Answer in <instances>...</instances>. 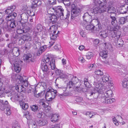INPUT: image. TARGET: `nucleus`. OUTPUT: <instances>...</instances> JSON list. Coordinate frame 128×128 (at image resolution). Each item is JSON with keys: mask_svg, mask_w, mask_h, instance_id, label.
Listing matches in <instances>:
<instances>
[{"mask_svg": "<svg viewBox=\"0 0 128 128\" xmlns=\"http://www.w3.org/2000/svg\"><path fill=\"white\" fill-rule=\"evenodd\" d=\"M108 30H102L99 33L100 37L102 38H105L108 36Z\"/></svg>", "mask_w": 128, "mask_h": 128, "instance_id": "20", "label": "nucleus"}, {"mask_svg": "<svg viewBox=\"0 0 128 128\" xmlns=\"http://www.w3.org/2000/svg\"><path fill=\"white\" fill-rule=\"evenodd\" d=\"M23 61L22 60H16L13 64L14 70L16 73H18L21 70L22 63Z\"/></svg>", "mask_w": 128, "mask_h": 128, "instance_id": "10", "label": "nucleus"}, {"mask_svg": "<svg viewBox=\"0 0 128 128\" xmlns=\"http://www.w3.org/2000/svg\"><path fill=\"white\" fill-rule=\"evenodd\" d=\"M22 84L23 85V86H24L26 87L28 86L29 83L28 82L27 80H24L21 82Z\"/></svg>", "mask_w": 128, "mask_h": 128, "instance_id": "50", "label": "nucleus"}, {"mask_svg": "<svg viewBox=\"0 0 128 128\" xmlns=\"http://www.w3.org/2000/svg\"><path fill=\"white\" fill-rule=\"evenodd\" d=\"M36 28L38 32H41L42 28L41 25L40 24H38Z\"/></svg>", "mask_w": 128, "mask_h": 128, "instance_id": "57", "label": "nucleus"}, {"mask_svg": "<svg viewBox=\"0 0 128 128\" xmlns=\"http://www.w3.org/2000/svg\"><path fill=\"white\" fill-rule=\"evenodd\" d=\"M17 78L18 80H19V81H20V83L24 80H23V78L22 76L20 75L18 76L17 77Z\"/></svg>", "mask_w": 128, "mask_h": 128, "instance_id": "63", "label": "nucleus"}, {"mask_svg": "<svg viewBox=\"0 0 128 128\" xmlns=\"http://www.w3.org/2000/svg\"><path fill=\"white\" fill-rule=\"evenodd\" d=\"M108 32L109 31L111 33V32H112V31H116L118 29L117 28H116L113 27H112V26H110V28H108Z\"/></svg>", "mask_w": 128, "mask_h": 128, "instance_id": "51", "label": "nucleus"}, {"mask_svg": "<svg viewBox=\"0 0 128 128\" xmlns=\"http://www.w3.org/2000/svg\"><path fill=\"white\" fill-rule=\"evenodd\" d=\"M108 12L109 13L114 14L116 12V9L113 6L110 7L108 10Z\"/></svg>", "mask_w": 128, "mask_h": 128, "instance_id": "35", "label": "nucleus"}, {"mask_svg": "<svg viewBox=\"0 0 128 128\" xmlns=\"http://www.w3.org/2000/svg\"><path fill=\"white\" fill-rule=\"evenodd\" d=\"M25 40L24 38H20L19 40L18 43L19 44L22 45L24 43Z\"/></svg>", "mask_w": 128, "mask_h": 128, "instance_id": "56", "label": "nucleus"}, {"mask_svg": "<svg viewBox=\"0 0 128 128\" xmlns=\"http://www.w3.org/2000/svg\"><path fill=\"white\" fill-rule=\"evenodd\" d=\"M22 27H23L24 33L28 32V34L32 32V25L30 23H26L25 24L21 25Z\"/></svg>", "mask_w": 128, "mask_h": 128, "instance_id": "15", "label": "nucleus"}, {"mask_svg": "<svg viewBox=\"0 0 128 128\" xmlns=\"http://www.w3.org/2000/svg\"><path fill=\"white\" fill-rule=\"evenodd\" d=\"M110 20L111 21V24L114 26L116 27V25H117V22L116 18L114 16H112L111 15L110 16Z\"/></svg>", "mask_w": 128, "mask_h": 128, "instance_id": "24", "label": "nucleus"}, {"mask_svg": "<svg viewBox=\"0 0 128 128\" xmlns=\"http://www.w3.org/2000/svg\"><path fill=\"white\" fill-rule=\"evenodd\" d=\"M52 96V94L51 91V90L48 89L47 90V92L45 94V98L46 100L44 99H40L39 101L40 104V105H42V106L44 108V110L46 112H48L50 109V107L49 106V102L50 101H48L49 100V98L47 99V97L48 96L50 95Z\"/></svg>", "mask_w": 128, "mask_h": 128, "instance_id": "2", "label": "nucleus"}, {"mask_svg": "<svg viewBox=\"0 0 128 128\" xmlns=\"http://www.w3.org/2000/svg\"><path fill=\"white\" fill-rule=\"evenodd\" d=\"M95 4L101 7L102 11L105 12L106 11L107 2L106 0H97Z\"/></svg>", "mask_w": 128, "mask_h": 128, "instance_id": "11", "label": "nucleus"}, {"mask_svg": "<svg viewBox=\"0 0 128 128\" xmlns=\"http://www.w3.org/2000/svg\"><path fill=\"white\" fill-rule=\"evenodd\" d=\"M128 16L121 17L119 18L118 23L119 24L123 25L127 21V18Z\"/></svg>", "mask_w": 128, "mask_h": 128, "instance_id": "23", "label": "nucleus"}, {"mask_svg": "<svg viewBox=\"0 0 128 128\" xmlns=\"http://www.w3.org/2000/svg\"><path fill=\"white\" fill-rule=\"evenodd\" d=\"M95 74L98 76H101L103 75V73L102 71L100 70H96L94 72Z\"/></svg>", "mask_w": 128, "mask_h": 128, "instance_id": "48", "label": "nucleus"}, {"mask_svg": "<svg viewBox=\"0 0 128 128\" xmlns=\"http://www.w3.org/2000/svg\"><path fill=\"white\" fill-rule=\"evenodd\" d=\"M31 110L34 112H36L38 111L39 108L38 106L36 105H33L30 106Z\"/></svg>", "mask_w": 128, "mask_h": 128, "instance_id": "37", "label": "nucleus"}, {"mask_svg": "<svg viewBox=\"0 0 128 128\" xmlns=\"http://www.w3.org/2000/svg\"><path fill=\"white\" fill-rule=\"evenodd\" d=\"M23 38H24L25 41H30L31 40V36L30 33L28 34V35H24L23 36Z\"/></svg>", "mask_w": 128, "mask_h": 128, "instance_id": "34", "label": "nucleus"}, {"mask_svg": "<svg viewBox=\"0 0 128 128\" xmlns=\"http://www.w3.org/2000/svg\"><path fill=\"white\" fill-rule=\"evenodd\" d=\"M84 85L86 87L88 88H90L91 87V86L88 81V79L86 78H85L84 79Z\"/></svg>", "mask_w": 128, "mask_h": 128, "instance_id": "36", "label": "nucleus"}, {"mask_svg": "<svg viewBox=\"0 0 128 128\" xmlns=\"http://www.w3.org/2000/svg\"><path fill=\"white\" fill-rule=\"evenodd\" d=\"M12 126V128H20L19 124L17 122H14Z\"/></svg>", "mask_w": 128, "mask_h": 128, "instance_id": "45", "label": "nucleus"}, {"mask_svg": "<svg viewBox=\"0 0 128 128\" xmlns=\"http://www.w3.org/2000/svg\"><path fill=\"white\" fill-rule=\"evenodd\" d=\"M50 59H51L48 56H46L44 57V59H43V61L44 62V63L47 64H49V65H50V62L52 61V60H54L51 58V59L52 60H50Z\"/></svg>", "mask_w": 128, "mask_h": 128, "instance_id": "30", "label": "nucleus"}, {"mask_svg": "<svg viewBox=\"0 0 128 128\" xmlns=\"http://www.w3.org/2000/svg\"><path fill=\"white\" fill-rule=\"evenodd\" d=\"M92 14H89L88 12L84 13L83 16L84 22L85 24L91 22L92 21Z\"/></svg>", "mask_w": 128, "mask_h": 128, "instance_id": "16", "label": "nucleus"}, {"mask_svg": "<svg viewBox=\"0 0 128 128\" xmlns=\"http://www.w3.org/2000/svg\"><path fill=\"white\" fill-rule=\"evenodd\" d=\"M14 44L13 43H11L9 44L8 45V46L9 48L13 49L14 48H16L14 47Z\"/></svg>", "mask_w": 128, "mask_h": 128, "instance_id": "58", "label": "nucleus"}, {"mask_svg": "<svg viewBox=\"0 0 128 128\" xmlns=\"http://www.w3.org/2000/svg\"><path fill=\"white\" fill-rule=\"evenodd\" d=\"M49 65V64H47L45 63H42L40 67L44 74L46 76L50 75L52 76L54 74V72L49 68L48 67Z\"/></svg>", "mask_w": 128, "mask_h": 128, "instance_id": "9", "label": "nucleus"}, {"mask_svg": "<svg viewBox=\"0 0 128 128\" xmlns=\"http://www.w3.org/2000/svg\"><path fill=\"white\" fill-rule=\"evenodd\" d=\"M59 116L58 114H54L52 115L51 120L52 122H57L58 120V118Z\"/></svg>", "mask_w": 128, "mask_h": 128, "instance_id": "31", "label": "nucleus"}, {"mask_svg": "<svg viewBox=\"0 0 128 128\" xmlns=\"http://www.w3.org/2000/svg\"><path fill=\"white\" fill-rule=\"evenodd\" d=\"M23 58L24 61L26 62L32 63L34 62L35 60L31 54L28 53L24 54L23 56Z\"/></svg>", "mask_w": 128, "mask_h": 128, "instance_id": "12", "label": "nucleus"}, {"mask_svg": "<svg viewBox=\"0 0 128 128\" xmlns=\"http://www.w3.org/2000/svg\"><path fill=\"white\" fill-rule=\"evenodd\" d=\"M10 107L7 100L5 101L0 99V109L4 110V113L8 116L10 115L11 113Z\"/></svg>", "mask_w": 128, "mask_h": 128, "instance_id": "4", "label": "nucleus"}, {"mask_svg": "<svg viewBox=\"0 0 128 128\" xmlns=\"http://www.w3.org/2000/svg\"><path fill=\"white\" fill-rule=\"evenodd\" d=\"M50 64L52 70H54L56 76H58V78L64 79L66 78V75L63 73V71L58 69L56 67L54 60H52L50 62Z\"/></svg>", "mask_w": 128, "mask_h": 128, "instance_id": "5", "label": "nucleus"}, {"mask_svg": "<svg viewBox=\"0 0 128 128\" xmlns=\"http://www.w3.org/2000/svg\"><path fill=\"white\" fill-rule=\"evenodd\" d=\"M104 89L103 88L102 90H91V91L88 92V94L90 96H93L95 99H97L98 101H100V99L103 100L105 99V98H108L112 97V91L109 90L107 91L105 93L103 94L104 92ZM105 92V91H104Z\"/></svg>", "mask_w": 128, "mask_h": 128, "instance_id": "1", "label": "nucleus"}, {"mask_svg": "<svg viewBox=\"0 0 128 128\" xmlns=\"http://www.w3.org/2000/svg\"><path fill=\"white\" fill-rule=\"evenodd\" d=\"M48 1L50 4L52 5L56 3V0H48Z\"/></svg>", "mask_w": 128, "mask_h": 128, "instance_id": "53", "label": "nucleus"}, {"mask_svg": "<svg viewBox=\"0 0 128 128\" xmlns=\"http://www.w3.org/2000/svg\"><path fill=\"white\" fill-rule=\"evenodd\" d=\"M9 24L7 22L6 24V26H4L3 27V29L4 30H6L8 32H10L12 29L10 28V26H8Z\"/></svg>", "mask_w": 128, "mask_h": 128, "instance_id": "41", "label": "nucleus"}, {"mask_svg": "<svg viewBox=\"0 0 128 128\" xmlns=\"http://www.w3.org/2000/svg\"><path fill=\"white\" fill-rule=\"evenodd\" d=\"M58 18L56 16L52 14L51 16L49 17L48 23L50 26V29H53L55 28V29H58L57 25H56Z\"/></svg>", "mask_w": 128, "mask_h": 128, "instance_id": "7", "label": "nucleus"}, {"mask_svg": "<svg viewBox=\"0 0 128 128\" xmlns=\"http://www.w3.org/2000/svg\"><path fill=\"white\" fill-rule=\"evenodd\" d=\"M106 98H105V99L103 100H102V99H100V101H101V102H102L106 104H112L115 101V99L114 98L107 100H106Z\"/></svg>", "mask_w": 128, "mask_h": 128, "instance_id": "25", "label": "nucleus"}, {"mask_svg": "<svg viewBox=\"0 0 128 128\" xmlns=\"http://www.w3.org/2000/svg\"><path fill=\"white\" fill-rule=\"evenodd\" d=\"M101 7L98 6L96 4H95L93 8L91 9V13L92 14H97L98 12L100 13H102L104 12H102L101 11L100 9Z\"/></svg>", "mask_w": 128, "mask_h": 128, "instance_id": "17", "label": "nucleus"}, {"mask_svg": "<svg viewBox=\"0 0 128 128\" xmlns=\"http://www.w3.org/2000/svg\"><path fill=\"white\" fill-rule=\"evenodd\" d=\"M47 47L46 45H44L41 46L40 48V50L42 52H44L46 48Z\"/></svg>", "mask_w": 128, "mask_h": 128, "instance_id": "59", "label": "nucleus"}, {"mask_svg": "<svg viewBox=\"0 0 128 128\" xmlns=\"http://www.w3.org/2000/svg\"><path fill=\"white\" fill-rule=\"evenodd\" d=\"M52 93V96L50 97L49 98V100H48V101H51L52 99H54L55 97L56 96H58V94L57 93V91L56 90H51Z\"/></svg>", "mask_w": 128, "mask_h": 128, "instance_id": "29", "label": "nucleus"}, {"mask_svg": "<svg viewBox=\"0 0 128 128\" xmlns=\"http://www.w3.org/2000/svg\"><path fill=\"white\" fill-rule=\"evenodd\" d=\"M55 12L56 13L57 15H59L60 16L61 14L62 15L63 14V12L64 10L62 6H58L56 8H55Z\"/></svg>", "mask_w": 128, "mask_h": 128, "instance_id": "21", "label": "nucleus"}, {"mask_svg": "<svg viewBox=\"0 0 128 128\" xmlns=\"http://www.w3.org/2000/svg\"><path fill=\"white\" fill-rule=\"evenodd\" d=\"M75 90L76 91L79 92L82 90V89L80 87L76 86L75 88Z\"/></svg>", "mask_w": 128, "mask_h": 128, "instance_id": "64", "label": "nucleus"}, {"mask_svg": "<svg viewBox=\"0 0 128 128\" xmlns=\"http://www.w3.org/2000/svg\"><path fill=\"white\" fill-rule=\"evenodd\" d=\"M80 29V35L83 37H85L86 36V33L82 29Z\"/></svg>", "mask_w": 128, "mask_h": 128, "instance_id": "47", "label": "nucleus"}, {"mask_svg": "<svg viewBox=\"0 0 128 128\" xmlns=\"http://www.w3.org/2000/svg\"><path fill=\"white\" fill-rule=\"evenodd\" d=\"M15 17H12L10 19V20H7L8 24L9 25L10 28H14L16 26V24L14 19Z\"/></svg>", "mask_w": 128, "mask_h": 128, "instance_id": "19", "label": "nucleus"}, {"mask_svg": "<svg viewBox=\"0 0 128 128\" xmlns=\"http://www.w3.org/2000/svg\"><path fill=\"white\" fill-rule=\"evenodd\" d=\"M57 29H55V28L53 29H50L49 28L48 30L50 32V36L51 40L55 41L56 40L58 36L57 34H56V30Z\"/></svg>", "mask_w": 128, "mask_h": 128, "instance_id": "13", "label": "nucleus"}, {"mask_svg": "<svg viewBox=\"0 0 128 128\" xmlns=\"http://www.w3.org/2000/svg\"><path fill=\"white\" fill-rule=\"evenodd\" d=\"M93 84L94 86V88L100 89L99 88L100 85L98 83L95 82H94Z\"/></svg>", "mask_w": 128, "mask_h": 128, "instance_id": "54", "label": "nucleus"}, {"mask_svg": "<svg viewBox=\"0 0 128 128\" xmlns=\"http://www.w3.org/2000/svg\"><path fill=\"white\" fill-rule=\"evenodd\" d=\"M108 51L103 50L101 52L100 54V55L103 58H106L107 56Z\"/></svg>", "mask_w": 128, "mask_h": 128, "instance_id": "32", "label": "nucleus"}, {"mask_svg": "<svg viewBox=\"0 0 128 128\" xmlns=\"http://www.w3.org/2000/svg\"><path fill=\"white\" fill-rule=\"evenodd\" d=\"M55 43V40H51V41L49 42V48H50Z\"/></svg>", "mask_w": 128, "mask_h": 128, "instance_id": "62", "label": "nucleus"}, {"mask_svg": "<svg viewBox=\"0 0 128 128\" xmlns=\"http://www.w3.org/2000/svg\"><path fill=\"white\" fill-rule=\"evenodd\" d=\"M126 6V5L122 6L120 7L121 9L120 10V12L121 14H126L128 12V6Z\"/></svg>", "mask_w": 128, "mask_h": 128, "instance_id": "27", "label": "nucleus"}, {"mask_svg": "<svg viewBox=\"0 0 128 128\" xmlns=\"http://www.w3.org/2000/svg\"><path fill=\"white\" fill-rule=\"evenodd\" d=\"M93 56L94 54L92 52H88L86 54V56L87 59L89 60L91 59Z\"/></svg>", "mask_w": 128, "mask_h": 128, "instance_id": "39", "label": "nucleus"}, {"mask_svg": "<svg viewBox=\"0 0 128 128\" xmlns=\"http://www.w3.org/2000/svg\"><path fill=\"white\" fill-rule=\"evenodd\" d=\"M85 114L86 116H88L90 118H94V115L95 114L94 113L89 112H86Z\"/></svg>", "mask_w": 128, "mask_h": 128, "instance_id": "42", "label": "nucleus"}, {"mask_svg": "<svg viewBox=\"0 0 128 128\" xmlns=\"http://www.w3.org/2000/svg\"><path fill=\"white\" fill-rule=\"evenodd\" d=\"M109 76L108 75H104L103 77L102 78V80L104 82H107L108 84H111V81L110 80H109Z\"/></svg>", "mask_w": 128, "mask_h": 128, "instance_id": "28", "label": "nucleus"}, {"mask_svg": "<svg viewBox=\"0 0 128 128\" xmlns=\"http://www.w3.org/2000/svg\"><path fill=\"white\" fill-rule=\"evenodd\" d=\"M16 8L15 5H12L10 6H8L5 11V14L8 15L6 17V20H10V18L12 17H16L17 16V14L16 12L12 13V12Z\"/></svg>", "mask_w": 128, "mask_h": 128, "instance_id": "6", "label": "nucleus"}, {"mask_svg": "<svg viewBox=\"0 0 128 128\" xmlns=\"http://www.w3.org/2000/svg\"><path fill=\"white\" fill-rule=\"evenodd\" d=\"M29 128H37V127L36 123L34 122H33L29 125Z\"/></svg>", "mask_w": 128, "mask_h": 128, "instance_id": "44", "label": "nucleus"}, {"mask_svg": "<svg viewBox=\"0 0 128 128\" xmlns=\"http://www.w3.org/2000/svg\"><path fill=\"white\" fill-rule=\"evenodd\" d=\"M82 100V97L78 96L76 99V101L77 102H80Z\"/></svg>", "mask_w": 128, "mask_h": 128, "instance_id": "60", "label": "nucleus"}, {"mask_svg": "<svg viewBox=\"0 0 128 128\" xmlns=\"http://www.w3.org/2000/svg\"><path fill=\"white\" fill-rule=\"evenodd\" d=\"M16 32L18 34H21L24 33V31L23 28V27H20V28H17L16 31Z\"/></svg>", "mask_w": 128, "mask_h": 128, "instance_id": "38", "label": "nucleus"}, {"mask_svg": "<svg viewBox=\"0 0 128 128\" xmlns=\"http://www.w3.org/2000/svg\"><path fill=\"white\" fill-rule=\"evenodd\" d=\"M71 78L72 79L70 80L74 84L77 83L79 81L78 78L76 76L74 77L72 76Z\"/></svg>", "mask_w": 128, "mask_h": 128, "instance_id": "40", "label": "nucleus"}, {"mask_svg": "<svg viewBox=\"0 0 128 128\" xmlns=\"http://www.w3.org/2000/svg\"><path fill=\"white\" fill-rule=\"evenodd\" d=\"M74 84L70 80L67 84V88H71L72 86Z\"/></svg>", "mask_w": 128, "mask_h": 128, "instance_id": "49", "label": "nucleus"}, {"mask_svg": "<svg viewBox=\"0 0 128 128\" xmlns=\"http://www.w3.org/2000/svg\"><path fill=\"white\" fill-rule=\"evenodd\" d=\"M95 27L96 28V30H99L102 28L101 24L100 22H98L97 24Z\"/></svg>", "mask_w": 128, "mask_h": 128, "instance_id": "46", "label": "nucleus"}, {"mask_svg": "<svg viewBox=\"0 0 128 128\" xmlns=\"http://www.w3.org/2000/svg\"><path fill=\"white\" fill-rule=\"evenodd\" d=\"M42 92L38 93V94H36V93H34V96L37 98H38L40 96H41L42 95Z\"/></svg>", "mask_w": 128, "mask_h": 128, "instance_id": "61", "label": "nucleus"}, {"mask_svg": "<svg viewBox=\"0 0 128 128\" xmlns=\"http://www.w3.org/2000/svg\"><path fill=\"white\" fill-rule=\"evenodd\" d=\"M86 24H81L80 26L81 27L82 26V27L86 28V29L87 30L91 31H92L94 30V28L95 26H94L90 24L89 25H88L86 26L85 25Z\"/></svg>", "mask_w": 128, "mask_h": 128, "instance_id": "18", "label": "nucleus"}, {"mask_svg": "<svg viewBox=\"0 0 128 128\" xmlns=\"http://www.w3.org/2000/svg\"><path fill=\"white\" fill-rule=\"evenodd\" d=\"M42 114V112L41 111H39L37 114V116L38 118H41Z\"/></svg>", "mask_w": 128, "mask_h": 128, "instance_id": "55", "label": "nucleus"}, {"mask_svg": "<svg viewBox=\"0 0 128 128\" xmlns=\"http://www.w3.org/2000/svg\"><path fill=\"white\" fill-rule=\"evenodd\" d=\"M20 50L18 48H14L13 49L11 50V52H12L14 56H18L20 54Z\"/></svg>", "mask_w": 128, "mask_h": 128, "instance_id": "26", "label": "nucleus"}, {"mask_svg": "<svg viewBox=\"0 0 128 128\" xmlns=\"http://www.w3.org/2000/svg\"><path fill=\"white\" fill-rule=\"evenodd\" d=\"M110 33L111 34L109 35L110 37H111L112 38H114L116 39L115 37L116 36V32L114 31H112V32H111Z\"/></svg>", "mask_w": 128, "mask_h": 128, "instance_id": "52", "label": "nucleus"}, {"mask_svg": "<svg viewBox=\"0 0 128 128\" xmlns=\"http://www.w3.org/2000/svg\"><path fill=\"white\" fill-rule=\"evenodd\" d=\"M122 84L124 88H126L128 89V80L124 79L122 81Z\"/></svg>", "mask_w": 128, "mask_h": 128, "instance_id": "33", "label": "nucleus"}, {"mask_svg": "<svg viewBox=\"0 0 128 128\" xmlns=\"http://www.w3.org/2000/svg\"><path fill=\"white\" fill-rule=\"evenodd\" d=\"M24 90H25V88L23 86V85L22 84L20 85L19 84L18 92H21Z\"/></svg>", "mask_w": 128, "mask_h": 128, "instance_id": "43", "label": "nucleus"}, {"mask_svg": "<svg viewBox=\"0 0 128 128\" xmlns=\"http://www.w3.org/2000/svg\"><path fill=\"white\" fill-rule=\"evenodd\" d=\"M21 19L18 21V22L22 24L23 25L26 24L28 20V14L26 13H22L20 15Z\"/></svg>", "mask_w": 128, "mask_h": 128, "instance_id": "14", "label": "nucleus"}, {"mask_svg": "<svg viewBox=\"0 0 128 128\" xmlns=\"http://www.w3.org/2000/svg\"><path fill=\"white\" fill-rule=\"evenodd\" d=\"M65 15L64 16V15L63 13L62 15L61 14L60 16L61 19L63 20H68L70 15V12L67 10L65 14Z\"/></svg>", "mask_w": 128, "mask_h": 128, "instance_id": "22", "label": "nucleus"}, {"mask_svg": "<svg viewBox=\"0 0 128 128\" xmlns=\"http://www.w3.org/2000/svg\"><path fill=\"white\" fill-rule=\"evenodd\" d=\"M22 96L18 95L17 94L15 93L12 97V100H14V101H18L20 102V105L22 109L26 110L28 108V104L22 101Z\"/></svg>", "mask_w": 128, "mask_h": 128, "instance_id": "8", "label": "nucleus"}, {"mask_svg": "<svg viewBox=\"0 0 128 128\" xmlns=\"http://www.w3.org/2000/svg\"><path fill=\"white\" fill-rule=\"evenodd\" d=\"M82 10V8L76 6L74 4H72L71 10V19H74L77 16L80 15Z\"/></svg>", "mask_w": 128, "mask_h": 128, "instance_id": "3", "label": "nucleus"}]
</instances>
